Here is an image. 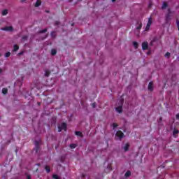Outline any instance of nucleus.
Listing matches in <instances>:
<instances>
[{"mask_svg": "<svg viewBox=\"0 0 179 179\" xmlns=\"http://www.w3.org/2000/svg\"><path fill=\"white\" fill-rule=\"evenodd\" d=\"M141 29H142V22H141V21H137V23H136V29H137V30H141Z\"/></svg>", "mask_w": 179, "mask_h": 179, "instance_id": "0eeeda50", "label": "nucleus"}, {"mask_svg": "<svg viewBox=\"0 0 179 179\" xmlns=\"http://www.w3.org/2000/svg\"><path fill=\"white\" fill-rule=\"evenodd\" d=\"M34 150L36 153H38V150H40V143L38 141H35V148Z\"/></svg>", "mask_w": 179, "mask_h": 179, "instance_id": "20e7f679", "label": "nucleus"}, {"mask_svg": "<svg viewBox=\"0 0 179 179\" xmlns=\"http://www.w3.org/2000/svg\"><path fill=\"white\" fill-rule=\"evenodd\" d=\"M2 93L3 94H8V88H3Z\"/></svg>", "mask_w": 179, "mask_h": 179, "instance_id": "6ab92c4d", "label": "nucleus"}, {"mask_svg": "<svg viewBox=\"0 0 179 179\" xmlns=\"http://www.w3.org/2000/svg\"><path fill=\"white\" fill-rule=\"evenodd\" d=\"M6 15H8V10L5 9L2 11V15L6 16Z\"/></svg>", "mask_w": 179, "mask_h": 179, "instance_id": "5701e85b", "label": "nucleus"}, {"mask_svg": "<svg viewBox=\"0 0 179 179\" xmlns=\"http://www.w3.org/2000/svg\"><path fill=\"white\" fill-rule=\"evenodd\" d=\"M150 29V25H149L148 24H147L145 30V31H149V30Z\"/></svg>", "mask_w": 179, "mask_h": 179, "instance_id": "393cba45", "label": "nucleus"}, {"mask_svg": "<svg viewBox=\"0 0 179 179\" xmlns=\"http://www.w3.org/2000/svg\"><path fill=\"white\" fill-rule=\"evenodd\" d=\"M66 131V123L63 122L62 124L58 126V132H61V131Z\"/></svg>", "mask_w": 179, "mask_h": 179, "instance_id": "f257e3e1", "label": "nucleus"}, {"mask_svg": "<svg viewBox=\"0 0 179 179\" xmlns=\"http://www.w3.org/2000/svg\"><path fill=\"white\" fill-rule=\"evenodd\" d=\"M38 106H41V103L38 102Z\"/></svg>", "mask_w": 179, "mask_h": 179, "instance_id": "58836bf2", "label": "nucleus"}, {"mask_svg": "<svg viewBox=\"0 0 179 179\" xmlns=\"http://www.w3.org/2000/svg\"><path fill=\"white\" fill-rule=\"evenodd\" d=\"M47 30H48V29L45 28V29H43V30L39 31V33H40V34L47 33Z\"/></svg>", "mask_w": 179, "mask_h": 179, "instance_id": "bb28decb", "label": "nucleus"}, {"mask_svg": "<svg viewBox=\"0 0 179 179\" xmlns=\"http://www.w3.org/2000/svg\"><path fill=\"white\" fill-rule=\"evenodd\" d=\"M47 37H48V35H46L45 38H47Z\"/></svg>", "mask_w": 179, "mask_h": 179, "instance_id": "c03bdc74", "label": "nucleus"}, {"mask_svg": "<svg viewBox=\"0 0 179 179\" xmlns=\"http://www.w3.org/2000/svg\"><path fill=\"white\" fill-rule=\"evenodd\" d=\"M125 177L128 178V177H131V171H127L125 174H124Z\"/></svg>", "mask_w": 179, "mask_h": 179, "instance_id": "f3484780", "label": "nucleus"}, {"mask_svg": "<svg viewBox=\"0 0 179 179\" xmlns=\"http://www.w3.org/2000/svg\"><path fill=\"white\" fill-rule=\"evenodd\" d=\"M124 152H128L129 149V143H126L125 146L123 148Z\"/></svg>", "mask_w": 179, "mask_h": 179, "instance_id": "9b49d317", "label": "nucleus"}, {"mask_svg": "<svg viewBox=\"0 0 179 179\" xmlns=\"http://www.w3.org/2000/svg\"><path fill=\"white\" fill-rule=\"evenodd\" d=\"M75 134H76L77 136H80V138H83V134H82V132H80V131H76V132H75Z\"/></svg>", "mask_w": 179, "mask_h": 179, "instance_id": "f8f14e48", "label": "nucleus"}, {"mask_svg": "<svg viewBox=\"0 0 179 179\" xmlns=\"http://www.w3.org/2000/svg\"><path fill=\"white\" fill-rule=\"evenodd\" d=\"M0 73H2V69H0Z\"/></svg>", "mask_w": 179, "mask_h": 179, "instance_id": "ea45409f", "label": "nucleus"}, {"mask_svg": "<svg viewBox=\"0 0 179 179\" xmlns=\"http://www.w3.org/2000/svg\"><path fill=\"white\" fill-rule=\"evenodd\" d=\"M115 136L121 140L122 138H124V133L119 130L116 132Z\"/></svg>", "mask_w": 179, "mask_h": 179, "instance_id": "f03ea898", "label": "nucleus"}, {"mask_svg": "<svg viewBox=\"0 0 179 179\" xmlns=\"http://www.w3.org/2000/svg\"><path fill=\"white\" fill-rule=\"evenodd\" d=\"M45 170L46 171V172L48 173H50V171H51V169L50 168V166H45Z\"/></svg>", "mask_w": 179, "mask_h": 179, "instance_id": "aec40b11", "label": "nucleus"}, {"mask_svg": "<svg viewBox=\"0 0 179 179\" xmlns=\"http://www.w3.org/2000/svg\"><path fill=\"white\" fill-rule=\"evenodd\" d=\"M166 22L171 20V10L170 8L168 9V13L166 15Z\"/></svg>", "mask_w": 179, "mask_h": 179, "instance_id": "7ed1b4c3", "label": "nucleus"}, {"mask_svg": "<svg viewBox=\"0 0 179 179\" xmlns=\"http://www.w3.org/2000/svg\"><path fill=\"white\" fill-rule=\"evenodd\" d=\"M51 37L52 38H55V37H57V34H55V31H52L50 33Z\"/></svg>", "mask_w": 179, "mask_h": 179, "instance_id": "a211bd4d", "label": "nucleus"}, {"mask_svg": "<svg viewBox=\"0 0 179 179\" xmlns=\"http://www.w3.org/2000/svg\"><path fill=\"white\" fill-rule=\"evenodd\" d=\"M26 0H21V2H25Z\"/></svg>", "mask_w": 179, "mask_h": 179, "instance_id": "79ce46f5", "label": "nucleus"}, {"mask_svg": "<svg viewBox=\"0 0 179 179\" xmlns=\"http://www.w3.org/2000/svg\"><path fill=\"white\" fill-rule=\"evenodd\" d=\"M148 90L150 92L153 91V82H152V81L148 83Z\"/></svg>", "mask_w": 179, "mask_h": 179, "instance_id": "6e6552de", "label": "nucleus"}, {"mask_svg": "<svg viewBox=\"0 0 179 179\" xmlns=\"http://www.w3.org/2000/svg\"><path fill=\"white\" fill-rule=\"evenodd\" d=\"M22 80H23V77H22Z\"/></svg>", "mask_w": 179, "mask_h": 179, "instance_id": "a18cd8bd", "label": "nucleus"}, {"mask_svg": "<svg viewBox=\"0 0 179 179\" xmlns=\"http://www.w3.org/2000/svg\"><path fill=\"white\" fill-rule=\"evenodd\" d=\"M121 103H122V101H121Z\"/></svg>", "mask_w": 179, "mask_h": 179, "instance_id": "3c124183", "label": "nucleus"}, {"mask_svg": "<svg viewBox=\"0 0 179 179\" xmlns=\"http://www.w3.org/2000/svg\"><path fill=\"white\" fill-rule=\"evenodd\" d=\"M57 55V50L52 49L51 50V55Z\"/></svg>", "mask_w": 179, "mask_h": 179, "instance_id": "412c9836", "label": "nucleus"}, {"mask_svg": "<svg viewBox=\"0 0 179 179\" xmlns=\"http://www.w3.org/2000/svg\"><path fill=\"white\" fill-rule=\"evenodd\" d=\"M92 108H96V103H92Z\"/></svg>", "mask_w": 179, "mask_h": 179, "instance_id": "72a5a7b5", "label": "nucleus"}, {"mask_svg": "<svg viewBox=\"0 0 179 179\" xmlns=\"http://www.w3.org/2000/svg\"><path fill=\"white\" fill-rule=\"evenodd\" d=\"M176 24L178 26V29L179 30V21L178 20L176 21Z\"/></svg>", "mask_w": 179, "mask_h": 179, "instance_id": "c9c22d12", "label": "nucleus"}, {"mask_svg": "<svg viewBox=\"0 0 179 179\" xmlns=\"http://www.w3.org/2000/svg\"><path fill=\"white\" fill-rule=\"evenodd\" d=\"M50 73H51V72L49 70H45V78H48V76H50Z\"/></svg>", "mask_w": 179, "mask_h": 179, "instance_id": "4468645a", "label": "nucleus"}, {"mask_svg": "<svg viewBox=\"0 0 179 179\" xmlns=\"http://www.w3.org/2000/svg\"><path fill=\"white\" fill-rule=\"evenodd\" d=\"M176 120H179V114L178 113V114H176Z\"/></svg>", "mask_w": 179, "mask_h": 179, "instance_id": "4c0bfd02", "label": "nucleus"}, {"mask_svg": "<svg viewBox=\"0 0 179 179\" xmlns=\"http://www.w3.org/2000/svg\"><path fill=\"white\" fill-rule=\"evenodd\" d=\"M71 149H75L76 148V144H70Z\"/></svg>", "mask_w": 179, "mask_h": 179, "instance_id": "cd10ccee", "label": "nucleus"}, {"mask_svg": "<svg viewBox=\"0 0 179 179\" xmlns=\"http://www.w3.org/2000/svg\"><path fill=\"white\" fill-rule=\"evenodd\" d=\"M149 8H150V4L149 5Z\"/></svg>", "mask_w": 179, "mask_h": 179, "instance_id": "de8ad7c7", "label": "nucleus"}, {"mask_svg": "<svg viewBox=\"0 0 179 179\" xmlns=\"http://www.w3.org/2000/svg\"><path fill=\"white\" fill-rule=\"evenodd\" d=\"M58 24H59V21H55V25L58 26Z\"/></svg>", "mask_w": 179, "mask_h": 179, "instance_id": "f704fd0d", "label": "nucleus"}, {"mask_svg": "<svg viewBox=\"0 0 179 179\" xmlns=\"http://www.w3.org/2000/svg\"><path fill=\"white\" fill-rule=\"evenodd\" d=\"M1 30L3 31H13V27L10 26V27H5L1 28Z\"/></svg>", "mask_w": 179, "mask_h": 179, "instance_id": "423d86ee", "label": "nucleus"}, {"mask_svg": "<svg viewBox=\"0 0 179 179\" xmlns=\"http://www.w3.org/2000/svg\"><path fill=\"white\" fill-rule=\"evenodd\" d=\"M170 55H171V54L169 52L165 54L166 58H170Z\"/></svg>", "mask_w": 179, "mask_h": 179, "instance_id": "c85d7f7f", "label": "nucleus"}, {"mask_svg": "<svg viewBox=\"0 0 179 179\" xmlns=\"http://www.w3.org/2000/svg\"><path fill=\"white\" fill-rule=\"evenodd\" d=\"M38 166H40V164H38Z\"/></svg>", "mask_w": 179, "mask_h": 179, "instance_id": "8fccbe9b", "label": "nucleus"}, {"mask_svg": "<svg viewBox=\"0 0 179 179\" xmlns=\"http://www.w3.org/2000/svg\"><path fill=\"white\" fill-rule=\"evenodd\" d=\"M26 176H27V179H31V176L26 173Z\"/></svg>", "mask_w": 179, "mask_h": 179, "instance_id": "473e14b6", "label": "nucleus"}, {"mask_svg": "<svg viewBox=\"0 0 179 179\" xmlns=\"http://www.w3.org/2000/svg\"><path fill=\"white\" fill-rule=\"evenodd\" d=\"M153 43H155V41H151L150 42V45H153Z\"/></svg>", "mask_w": 179, "mask_h": 179, "instance_id": "e433bc0d", "label": "nucleus"}, {"mask_svg": "<svg viewBox=\"0 0 179 179\" xmlns=\"http://www.w3.org/2000/svg\"><path fill=\"white\" fill-rule=\"evenodd\" d=\"M112 1V2H115V0H111Z\"/></svg>", "mask_w": 179, "mask_h": 179, "instance_id": "37998d69", "label": "nucleus"}, {"mask_svg": "<svg viewBox=\"0 0 179 179\" xmlns=\"http://www.w3.org/2000/svg\"><path fill=\"white\" fill-rule=\"evenodd\" d=\"M108 169H111V166H108Z\"/></svg>", "mask_w": 179, "mask_h": 179, "instance_id": "a19ab883", "label": "nucleus"}, {"mask_svg": "<svg viewBox=\"0 0 179 179\" xmlns=\"http://www.w3.org/2000/svg\"><path fill=\"white\" fill-rule=\"evenodd\" d=\"M4 57L6 58H9V57H10V52H6L5 55H4Z\"/></svg>", "mask_w": 179, "mask_h": 179, "instance_id": "b1692460", "label": "nucleus"}, {"mask_svg": "<svg viewBox=\"0 0 179 179\" xmlns=\"http://www.w3.org/2000/svg\"><path fill=\"white\" fill-rule=\"evenodd\" d=\"M41 5V0H37L36 2L35 3V8H38Z\"/></svg>", "mask_w": 179, "mask_h": 179, "instance_id": "9d476101", "label": "nucleus"}, {"mask_svg": "<svg viewBox=\"0 0 179 179\" xmlns=\"http://www.w3.org/2000/svg\"><path fill=\"white\" fill-rule=\"evenodd\" d=\"M169 5L167 4V2L164 1L162 4V9H166Z\"/></svg>", "mask_w": 179, "mask_h": 179, "instance_id": "2eb2a0df", "label": "nucleus"}, {"mask_svg": "<svg viewBox=\"0 0 179 179\" xmlns=\"http://www.w3.org/2000/svg\"><path fill=\"white\" fill-rule=\"evenodd\" d=\"M179 133V131L177 129H174L173 131V135L175 136V135H177Z\"/></svg>", "mask_w": 179, "mask_h": 179, "instance_id": "a878e982", "label": "nucleus"}, {"mask_svg": "<svg viewBox=\"0 0 179 179\" xmlns=\"http://www.w3.org/2000/svg\"><path fill=\"white\" fill-rule=\"evenodd\" d=\"M133 45L135 48V50H138V42H133Z\"/></svg>", "mask_w": 179, "mask_h": 179, "instance_id": "dca6fc26", "label": "nucleus"}, {"mask_svg": "<svg viewBox=\"0 0 179 179\" xmlns=\"http://www.w3.org/2000/svg\"><path fill=\"white\" fill-rule=\"evenodd\" d=\"M23 54H24V51H21L17 55L20 56V55H23Z\"/></svg>", "mask_w": 179, "mask_h": 179, "instance_id": "2f4dec72", "label": "nucleus"}, {"mask_svg": "<svg viewBox=\"0 0 179 179\" xmlns=\"http://www.w3.org/2000/svg\"><path fill=\"white\" fill-rule=\"evenodd\" d=\"M22 39L24 41H26V40H27V36H22Z\"/></svg>", "mask_w": 179, "mask_h": 179, "instance_id": "7c9ffc66", "label": "nucleus"}, {"mask_svg": "<svg viewBox=\"0 0 179 179\" xmlns=\"http://www.w3.org/2000/svg\"><path fill=\"white\" fill-rule=\"evenodd\" d=\"M115 110H116L117 113H118L119 114H121V113H122V105L117 107L115 108Z\"/></svg>", "mask_w": 179, "mask_h": 179, "instance_id": "1a4fd4ad", "label": "nucleus"}, {"mask_svg": "<svg viewBox=\"0 0 179 179\" xmlns=\"http://www.w3.org/2000/svg\"><path fill=\"white\" fill-rule=\"evenodd\" d=\"M113 129H115V128H117V127H118V124H117V123H113Z\"/></svg>", "mask_w": 179, "mask_h": 179, "instance_id": "c756f323", "label": "nucleus"}, {"mask_svg": "<svg viewBox=\"0 0 179 179\" xmlns=\"http://www.w3.org/2000/svg\"><path fill=\"white\" fill-rule=\"evenodd\" d=\"M71 26H73V23L71 24Z\"/></svg>", "mask_w": 179, "mask_h": 179, "instance_id": "09e8293b", "label": "nucleus"}, {"mask_svg": "<svg viewBox=\"0 0 179 179\" xmlns=\"http://www.w3.org/2000/svg\"><path fill=\"white\" fill-rule=\"evenodd\" d=\"M159 120L162 121V118H160Z\"/></svg>", "mask_w": 179, "mask_h": 179, "instance_id": "49530a36", "label": "nucleus"}, {"mask_svg": "<svg viewBox=\"0 0 179 179\" xmlns=\"http://www.w3.org/2000/svg\"><path fill=\"white\" fill-rule=\"evenodd\" d=\"M19 50V45H13V52H16V51H17Z\"/></svg>", "mask_w": 179, "mask_h": 179, "instance_id": "ddd939ff", "label": "nucleus"}, {"mask_svg": "<svg viewBox=\"0 0 179 179\" xmlns=\"http://www.w3.org/2000/svg\"><path fill=\"white\" fill-rule=\"evenodd\" d=\"M153 22L152 20V17H150L148 19V22L147 23V24H149L150 26H152V23Z\"/></svg>", "mask_w": 179, "mask_h": 179, "instance_id": "4be33fe9", "label": "nucleus"}, {"mask_svg": "<svg viewBox=\"0 0 179 179\" xmlns=\"http://www.w3.org/2000/svg\"><path fill=\"white\" fill-rule=\"evenodd\" d=\"M149 48V44L148 43V42H143L142 43V50L143 51H146V50H148Z\"/></svg>", "mask_w": 179, "mask_h": 179, "instance_id": "39448f33", "label": "nucleus"}]
</instances>
